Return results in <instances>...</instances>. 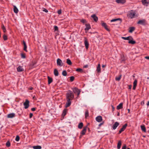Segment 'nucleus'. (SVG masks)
<instances>
[{"instance_id": "1", "label": "nucleus", "mask_w": 149, "mask_h": 149, "mask_svg": "<svg viewBox=\"0 0 149 149\" xmlns=\"http://www.w3.org/2000/svg\"><path fill=\"white\" fill-rule=\"evenodd\" d=\"M74 98V94L72 92L69 90L66 94V99L67 102L65 105L66 108L69 107L71 103V100H73Z\"/></svg>"}, {"instance_id": "2", "label": "nucleus", "mask_w": 149, "mask_h": 149, "mask_svg": "<svg viewBox=\"0 0 149 149\" xmlns=\"http://www.w3.org/2000/svg\"><path fill=\"white\" fill-rule=\"evenodd\" d=\"M127 16L129 18L133 19L137 17L138 14H136L134 10H131L128 12Z\"/></svg>"}, {"instance_id": "3", "label": "nucleus", "mask_w": 149, "mask_h": 149, "mask_svg": "<svg viewBox=\"0 0 149 149\" xmlns=\"http://www.w3.org/2000/svg\"><path fill=\"white\" fill-rule=\"evenodd\" d=\"M29 102L28 100H26L25 102L24 103L23 105L24 106V108L25 109H27L29 106Z\"/></svg>"}, {"instance_id": "4", "label": "nucleus", "mask_w": 149, "mask_h": 149, "mask_svg": "<svg viewBox=\"0 0 149 149\" xmlns=\"http://www.w3.org/2000/svg\"><path fill=\"white\" fill-rule=\"evenodd\" d=\"M84 43L86 49H88V48L89 44L86 37L84 38Z\"/></svg>"}, {"instance_id": "5", "label": "nucleus", "mask_w": 149, "mask_h": 149, "mask_svg": "<svg viewBox=\"0 0 149 149\" xmlns=\"http://www.w3.org/2000/svg\"><path fill=\"white\" fill-rule=\"evenodd\" d=\"M137 23L143 25H145L146 24V20L145 19L139 20Z\"/></svg>"}, {"instance_id": "6", "label": "nucleus", "mask_w": 149, "mask_h": 149, "mask_svg": "<svg viewBox=\"0 0 149 149\" xmlns=\"http://www.w3.org/2000/svg\"><path fill=\"white\" fill-rule=\"evenodd\" d=\"M57 64L58 66H62L63 65L62 61L59 58H58L57 60Z\"/></svg>"}, {"instance_id": "7", "label": "nucleus", "mask_w": 149, "mask_h": 149, "mask_svg": "<svg viewBox=\"0 0 149 149\" xmlns=\"http://www.w3.org/2000/svg\"><path fill=\"white\" fill-rule=\"evenodd\" d=\"M72 91L75 93H77L78 95L80 94V91L77 88H74L72 89Z\"/></svg>"}, {"instance_id": "8", "label": "nucleus", "mask_w": 149, "mask_h": 149, "mask_svg": "<svg viewBox=\"0 0 149 149\" xmlns=\"http://www.w3.org/2000/svg\"><path fill=\"white\" fill-rule=\"evenodd\" d=\"M102 26L104 27V28L107 31H110V29L107 27V25L105 23L103 22L102 23Z\"/></svg>"}, {"instance_id": "9", "label": "nucleus", "mask_w": 149, "mask_h": 149, "mask_svg": "<svg viewBox=\"0 0 149 149\" xmlns=\"http://www.w3.org/2000/svg\"><path fill=\"white\" fill-rule=\"evenodd\" d=\"M127 126V123L125 124L124 125H123L122 127L119 130V134H120L123 131L126 129Z\"/></svg>"}, {"instance_id": "10", "label": "nucleus", "mask_w": 149, "mask_h": 149, "mask_svg": "<svg viewBox=\"0 0 149 149\" xmlns=\"http://www.w3.org/2000/svg\"><path fill=\"white\" fill-rule=\"evenodd\" d=\"M87 128V126H86L84 127L83 130L81 131L80 133V134L81 135H83L85 134Z\"/></svg>"}, {"instance_id": "11", "label": "nucleus", "mask_w": 149, "mask_h": 149, "mask_svg": "<svg viewBox=\"0 0 149 149\" xmlns=\"http://www.w3.org/2000/svg\"><path fill=\"white\" fill-rule=\"evenodd\" d=\"M119 125V123L117 122H116L112 126V128L113 130H115L117 127Z\"/></svg>"}, {"instance_id": "12", "label": "nucleus", "mask_w": 149, "mask_h": 149, "mask_svg": "<svg viewBox=\"0 0 149 149\" xmlns=\"http://www.w3.org/2000/svg\"><path fill=\"white\" fill-rule=\"evenodd\" d=\"M86 28L85 29V30L86 32L88 31L91 28L90 25L89 24H85Z\"/></svg>"}, {"instance_id": "13", "label": "nucleus", "mask_w": 149, "mask_h": 149, "mask_svg": "<svg viewBox=\"0 0 149 149\" xmlns=\"http://www.w3.org/2000/svg\"><path fill=\"white\" fill-rule=\"evenodd\" d=\"M121 38L123 39L128 40H129L130 39L133 40V39L132 37L131 36H129L127 37H122Z\"/></svg>"}, {"instance_id": "14", "label": "nucleus", "mask_w": 149, "mask_h": 149, "mask_svg": "<svg viewBox=\"0 0 149 149\" xmlns=\"http://www.w3.org/2000/svg\"><path fill=\"white\" fill-rule=\"evenodd\" d=\"M96 120L98 122H101L102 120V117L101 116H98L96 118Z\"/></svg>"}, {"instance_id": "15", "label": "nucleus", "mask_w": 149, "mask_h": 149, "mask_svg": "<svg viewBox=\"0 0 149 149\" xmlns=\"http://www.w3.org/2000/svg\"><path fill=\"white\" fill-rule=\"evenodd\" d=\"M15 116V114L14 113L9 114L7 115V117L9 118H12Z\"/></svg>"}, {"instance_id": "16", "label": "nucleus", "mask_w": 149, "mask_h": 149, "mask_svg": "<svg viewBox=\"0 0 149 149\" xmlns=\"http://www.w3.org/2000/svg\"><path fill=\"white\" fill-rule=\"evenodd\" d=\"M91 17L94 20L95 22H97L98 20V18L94 14L91 15Z\"/></svg>"}, {"instance_id": "17", "label": "nucleus", "mask_w": 149, "mask_h": 149, "mask_svg": "<svg viewBox=\"0 0 149 149\" xmlns=\"http://www.w3.org/2000/svg\"><path fill=\"white\" fill-rule=\"evenodd\" d=\"M23 44L24 45V50L26 52H27V46L26 44V42L24 41H23Z\"/></svg>"}, {"instance_id": "18", "label": "nucleus", "mask_w": 149, "mask_h": 149, "mask_svg": "<svg viewBox=\"0 0 149 149\" xmlns=\"http://www.w3.org/2000/svg\"><path fill=\"white\" fill-rule=\"evenodd\" d=\"M135 27H130L129 28V32L132 33L135 30Z\"/></svg>"}, {"instance_id": "19", "label": "nucleus", "mask_w": 149, "mask_h": 149, "mask_svg": "<svg viewBox=\"0 0 149 149\" xmlns=\"http://www.w3.org/2000/svg\"><path fill=\"white\" fill-rule=\"evenodd\" d=\"M126 60V58L124 55H123L121 56V63H124Z\"/></svg>"}, {"instance_id": "20", "label": "nucleus", "mask_w": 149, "mask_h": 149, "mask_svg": "<svg viewBox=\"0 0 149 149\" xmlns=\"http://www.w3.org/2000/svg\"><path fill=\"white\" fill-rule=\"evenodd\" d=\"M116 2L118 3L124 4L126 2L125 0H116Z\"/></svg>"}, {"instance_id": "21", "label": "nucleus", "mask_w": 149, "mask_h": 149, "mask_svg": "<svg viewBox=\"0 0 149 149\" xmlns=\"http://www.w3.org/2000/svg\"><path fill=\"white\" fill-rule=\"evenodd\" d=\"M123 103H120L117 106V109L119 110L123 108Z\"/></svg>"}, {"instance_id": "22", "label": "nucleus", "mask_w": 149, "mask_h": 149, "mask_svg": "<svg viewBox=\"0 0 149 149\" xmlns=\"http://www.w3.org/2000/svg\"><path fill=\"white\" fill-rule=\"evenodd\" d=\"M141 130L143 132H146V128L144 125H141Z\"/></svg>"}, {"instance_id": "23", "label": "nucleus", "mask_w": 149, "mask_h": 149, "mask_svg": "<svg viewBox=\"0 0 149 149\" xmlns=\"http://www.w3.org/2000/svg\"><path fill=\"white\" fill-rule=\"evenodd\" d=\"M141 2L142 4L144 6H147V4H148L149 3L147 2L146 0H142Z\"/></svg>"}, {"instance_id": "24", "label": "nucleus", "mask_w": 149, "mask_h": 149, "mask_svg": "<svg viewBox=\"0 0 149 149\" xmlns=\"http://www.w3.org/2000/svg\"><path fill=\"white\" fill-rule=\"evenodd\" d=\"M118 20H120V23L122 22V19H120V18H116V19H111V22H116V21H118Z\"/></svg>"}, {"instance_id": "25", "label": "nucleus", "mask_w": 149, "mask_h": 149, "mask_svg": "<svg viewBox=\"0 0 149 149\" xmlns=\"http://www.w3.org/2000/svg\"><path fill=\"white\" fill-rule=\"evenodd\" d=\"M47 78L48 79V84H49L52 82L53 79L52 78L49 76L47 77Z\"/></svg>"}, {"instance_id": "26", "label": "nucleus", "mask_w": 149, "mask_h": 149, "mask_svg": "<svg viewBox=\"0 0 149 149\" xmlns=\"http://www.w3.org/2000/svg\"><path fill=\"white\" fill-rule=\"evenodd\" d=\"M17 71L18 72H21L24 70V69L22 66H19L17 68Z\"/></svg>"}, {"instance_id": "27", "label": "nucleus", "mask_w": 149, "mask_h": 149, "mask_svg": "<svg viewBox=\"0 0 149 149\" xmlns=\"http://www.w3.org/2000/svg\"><path fill=\"white\" fill-rule=\"evenodd\" d=\"M13 10L14 12L16 14L18 12V10L15 6H14Z\"/></svg>"}, {"instance_id": "28", "label": "nucleus", "mask_w": 149, "mask_h": 149, "mask_svg": "<svg viewBox=\"0 0 149 149\" xmlns=\"http://www.w3.org/2000/svg\"><path fill=\"white\" fill-rule=\"evenodd\" d=\"M121 144V141H119L118 142L117 146L118 149H120V148Z\"/></svg>"}, {"instance_id": "29", "label": "nucleus", "mask_w": 149, "mask_h": 149, "mask_svg": "<svg viewBox=\"0 0 149 149\" xmlns=\"http://www.w3.org/2000/svg\"><path fill=\"white\" fill-rule=\"evenodd\" d=\"M54 75L56 76H57L58 75V70L56 69H55L54 70Z\"/></svg>"}, {"instance_id": "30", "label": "nucleus", "mask_w": 149, "mask_h": 149, "mask_svg": "<svg viewBox=\"0 0 149 149\" xmlns=\"http://www.w3.org/2000/svg\"><path fill=\"white\" fill-rule=\"evenodd\" d=\"M97 71L98 72L100 73L101 72L100 65V64H98V65L97 67Z\"/></svg>"}, {"instance_id": "31", "label": "nucleus", "mask_w": 149, "mask_h": 149, "mask_svg": "<svg viewBox=\"0 0 149 149\" xmlns=\"http://www.w3.org/2000/svg\"><path fill=\"white\" fill-rule=\"evenodd\" d=\"M67 109H64L63 111L62 115L63 116H64L66 114Z\"/></svg>"}, {"instance_id": "32", "label": "nucleus", "mask_w": 149, "mask_h": 149, "mask_svg": "<svg viewBox=\"0 0 149 149\" xmlns=\"http://www.w3.org/2000/svg\"><path fill=\"white\" fill-rule=\"evenodd\" d=\"M34 149H41L42 147L40 146H33Z\"/></svg>"}, {"instance_id": "33", "label": "nucleus", "mask_w": 149, "mask_h": 149, "mask_svg": "<svg viewBox=\"0 0 149 149\" xmlns=\"http://www.w3.org/2000/svg\"><path fill=\"white\" fill-rule=\"evenodd\" d=\"M66 63L69 65H71L72 64V63L71 60L69 58L67 59Z\"/></svg>"}, {"instance_id": "34", "label": "nucleus", "mask_w": 149, "mask_h": 149, "mask_svg": "<svg viewBox=\"0 0 149 149\" xmlns=\"http://www.w3.org/2000/svg\"><path fill=\"white\" fill-rule=\"evenodd\" d=\"M83 124L82 122L80 123L78 125V128L79 129H81L83 127Z\"/></svg>"}, {"instance_id": "35", "label": "nucleus", "mask_w": 149, "mask_h": 149, "mask_svg": "<svg viewBox=\"0 0 149 149\" xmlns=\"http://www.w3.org/2000/svg\"><path fill=\"white\" fill-rule=\"evenodd\" d=\"M36 64V63L32 62L30 64V67L31 68H33L34 67V65Z\"/></svg>"}, {"instance_id": "36", "label": "nucleus", "mask_w": 149, "mask_h": 149, "mask_svg": "<svg viewBox=\"0 0 149 149\" xmlns=\"http://www.w3.org/2000/svg\"><path fill=\"white\" fill-rule=\"evenodd\" d=\"M131 40H129L128 41V43L129 44H135L136 42L135 41L133 40L132 39H131Z\"/></svg>"}, {"instance_id": "37", "label": "nucleus", "mask_w": 149, "mask_h": 149, "mask_svg": "<svg viewBox=\"0 0 149 149\" xmlns=\"http://www.w3.org/2000/svg\"><path fill=\"white\" fill-rule=\"evenodd\" d=\"M122 77V75H120L118 77H116L115 78V80L117 81H119L120 79Z\"/></svg>"}, {"instance_id": "38", "label": "nucleus", "mask_w": 149, "mask_h": 149, "mask_svg": "<svg viewBox=\"0 0 149 149\" xmlns=\"http://www.w3.org/2000/svg\"><path fill=\"white\" fill-rule=\"evenodd\" d=\"M1 28L2 29L3 31L5 33L6 32V28H5V26H4L3 24H2L1 25Z\"/></svg>"}, {"instance_id": "39", "label": "nucleus", "mask_w": 149, "mask_h": 149, "mask_svg": "<svg viewBox=\"0 0 149 149\" xmlns=\"http://www.w3.org/2000/svg\"><path fill=\"white\" fill-rule=\"evenodd\" d=\"M85 117L86 118L89 116V112L88 110H86L85 112Z\"/></svg>"}, {"instance_id": "40", "label": "nucleus", "mask_w": 149, "mask_h": 149, "mask_svg": "<svg viewBox=\"0 0 149 149\" xmlns=\"http://www.w3.org/2000/svg\"><path fill=\"white\" fill-rule=\"evenodd\" d=\"M62 74L63 76H66L67 75V72L65 70H63L62 72Z\"/></svg>"}, {"instance_id": "41", "label": "nucleus", "mask_w": 149, "mask_h": 149, "mask_svg": "<svg viewBox=\"0 0 149 149\" xmlns=\"http://www.w3.org/2000/svg\"><path fill=\"white\" fill-rule=\"evenodd\" d=\"M6 146L7 147H9L10 146V144L9 141H8L6 143Z\"/></svg>"}, {"instance_id": "42", "label": "nucleus", "mask_w": 149, "mask_h": 149, "mask_svg": "<svg viewBox=\"0 0 149 149\" xmlns=\"http://www.w3.org/2000/svg\"><path fill=\"white\" fill-rule=\"evenodd\" d=\"M76 71L81 72H82L83 71L82 69L80 68H77L76 69Z\"/></svg>"}, {"instance_id": "43", "label": "nucleus", "mask_w": 149, "mask_h": 149, "mask_svg": "<svg viewBox=\"0 0 149 149\" xmlns=\"http://www.w3.org/2000/svg\"><path fill=\"white\" fill-rule=\"evenodd\" d=\"M21 58H25L26 57L25 54L21 53Z\"/></svg>"}, {"instance_id": "44", "label": "nucleus", "mask_w": 149, "mask_h": 149, "mask_svg": "<svg viewBox=\"0 0 149 149\" xmlns=\"http://www.w3.org/2000/svg\"><path fill=\"white\" fill-rule=\"evenodd\" d=\"M137 81L136 79H135L133 82V86H136L137 84Z\"/></svg>"}, {"instance_id": "45", "label": "nucleus", "mask_w": 149, "mask_h": 149, "mask_svg": "<svg viewBox=\"0 0 149 149\" xmlns=\"http://www.w3.org/2000/svg\"><path fill=\"white\" fill-rule=\"evenodd\" d=\"M74 79V77L73 76H72L70 77V80L71 81H73Z\"/></svg>"}, {"instance_id": "46", "label": "nucleus", "mask_w": 149, "mask_h": 149, "mask_svg": "<svg viewBox=\"0 0 149 149\" xmlns=\"http://www.w3.org/2000/svg\"><path fill=\"white\" fill-rule=\"evenodd\" d=\"M19 139H20V137H19V136L18 135H17L16 136V138L15 139V140L16 141H18L19 140Z\"/></svg>"}, {"instance_id": "47", "label": "nucleus", "mask_w": 149, "mask_h": 149, "mask_svg": "<svg viewBox=\"0 0 149 149\" xmlns=\"http://www.w3.org/2000/svg\"><path fill=\"white\" fill-rule=\"evenodd\" d=\"M3 38L4 40H7V36L5 35L4 34L3 36Z\"/></svg>"}, {"instance_id": "48", "label": "nucleus", "mask_w": 149, "mask_h": 149, "mask_svg": "<svg viewBox=\"0 0 149 149\" xmlns=\"http://www.w3.org/2000/svg\"><path fill=\"white\" fill-rule=\"evenodd\" d=\"M54 31H58V27L57 26H54Z\"/></svg>"}, {"instance_id": "49", "label": "nucleus", "mask_w": 149, "mask_h": 149, "mask_svg": "<svg viewBox=\"0 0 149 149\" xmlns=\"http://www.w3.org/2000/svg\"><path fill=\"white\" fill-rule=\"evenodd\" d=\"M81 22L83 23H86L87 22L86 20L85 19H82L81 20Z\"/></svg>"}, {"instance_id": "50", "label": "nucleus", "mask_w": 149, "mask_h": 149, "mask_svg": "<svg viewBox=\"0 0 149 149\" xmlns=\"http://www.w3.org/2000/svg\"><path fill=\"white\" fill-rule=\"evenodd\" d=\"M57 13L59 15H60L61 14L62 11L61 10H58Z\"/></svg>"}, {"instance_id": "51", "label": "nucleus", "mask_w": 149, "mask_h": 149, "mask_svg": "<svg viewBox=\"0 0 149 149\" xmlns=\"http://www.w3.org/2000/svg\"><path fill=\"white\" fill-rule=\"evenodd\" d=\"M42 11L44 12H45L46 13H47L48 12V10L46 9V8H43Z\"/></svg>"}, {"instance_id": "52", "label": "nucleus", "mask_w": 149, "mask_h": 149, "mask_svg": "<svg viewBox=\"0 0 149 149\" xmlns=\"http://www.w3.org/2000/svg\"><path fill=\"white\" fill-rule=\"evenodd\" d=\"M33 116V114L32 113H30L29 114V118H31Z\"/></svg>"}, {"instance_id": "53", "label": "nucleus", "mask_w": 149, "mask_h": 149, "mask_svg": "<svg viewBox=\"0 0 149 149\" xmlns=\"http://www.w3.org/2000/svg\"><path fill=\"white\" fill-rule=\"evenodd\" d=\"M126 145H124V146L122 147V149H126Z\"/></svg>"}, {"instance_id": "54", "label": "nucleus", "mask_w": 149, "mask_h": 149, "mask_svg": "<svg viewBox=\"0 0 149 149\" xmlns=\"http://www.w3.org/2000/svg\"><path fill=\"white\" fill-rule=\"evenodd\" d=\"M36 108H34V107L32 108L31 109V110L33 111H34L36 110Z\"/></svg>"}, {"instance_id": "55", "label": "nucleus", "mask_w": 149, "mask_h": 149, "mask_svg": "<svg viewBox=\"0 0 149 149\" xmlns=\"http://www.w3.org/2000/svg\"><path fill=\"white\" fill-rule=\"evenodd\" d=\"M88 65H86L83 66V68H88Z\"/></svg>"}, {"instance_id": "56", "label": "nucleus", "mask_w": 149, "mask_h": 149, "mask_svg": "<svg viewBox=\"0 0 149 149\" xmlns=\"http://www.w3.org/2000/svg\"><path fill=\"white\" fill-rule=\"evenodd\" d=\"M111 106L112 108V111H113L115 110V107L113 105H111Z\"/></svg>"}, {"instance_id": "57", "label": "nucleus", "mask_w": 149, "mask_h": 149, "mask_svg": "<svg viewBox=\"0 0 149 149\" xmlns=\"http://www.w3.org/2000/svg\"><path fill=\"white\" fill-rule=\"evenodd\" d=\"M145 58L149 60V56H147L145 57Z\"/></svg>"}, {"instance_id": "58", "label": "nucleus", "mask_w": 149, "mask_h": 149, "mask_svg": "<svg viewBox=\"0 0 149 149\" xmlns=\"http://www.w3.org/2000/svg\"><path fill=\"white\" fill-rule=\"evenodd\" d=\"M104 123V122H103V123H100L99 125V127H100Z\"/></svg>"}, {"instance_id": "59", "label": "nucleus", "mask_w": 149, "mask_h": 149, "mask_svg": "<svg viewBox=\"0 0 149 149\" xmlns=\"http://www.w3.org/2000/svg\"><path fill=\"white\" fill-rule=\"evenodd\" d=\"M132 86L131 85H130L129 86V89H131L132 88Z\"/></svg>"}, {"instance_id": "60", "label": "nucleus", "mask_w": 149, "mask_h": 149, "mask_svg": "<svg viewBox=\"0 0 149 149\" xmlns=\"http://www.w3.org/2000/svg\"><path fill=\"white\" fill-rule=\"evenodd\" d=\"M136 86H133V89L135 90L136 89Z\"/></svg>"}, {"instance_id": "61", "label": "nucleus", "mask_w": 149, "mask_h": 149, "mask_svg": "<svg viewBox=\"0 0 149 149\" xmlns=\"http://www.w3.org/2000/svg\"><path fill=\"white\" fill-rule=\"evenodd\" d=\"M147 106H149V101L148 102V103L147 104Z\"/></svg>"}, {"instance_id": "62", "label": "nucleus", "mask_w": 149, "mask_h": 149, "mask_svg": "<svg viewBox=\"0 0 149 149\" xmlns=\"http://www.w3.org/2000/svg\"><path fill=\"white\" fill-rule=\"evenodd\" d=\"M117 116H120V113L119 112H118V114H117Z\"/></svg>"}, {"instance_id": "63", "label": "nucleus", "mask_w": 149, "mask_h": 149, "mask_svg": "<svg viewBox=\"0 0 149 149\" xmlns=\"http://www.w3.org/2000/svg\"><path fill=\"white\" fill-rule=\"evenodd\" d=\"M105 65H102V68H104L105 67Z\"/></svg>"}, {"instance_id": "64", "label": "nucleus", "mask_w": 149, "mask_h": 149, "mask_svg": "<svg viewBox=\"0 0 149 149\" xmlns=\"http://www.w3.org/2000/svg\"><path fill=\"white\" fill-rule=\"evenodd\" d=\"M32 89H33V88H32V87H31V88H30V90H32Z\"/></svg>"}]
</instances>
